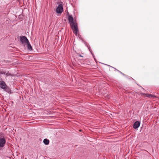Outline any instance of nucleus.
<instances>
[{"instance_id":"1","label":"nucleus","mask_w":159,"mask_h":159,"mask_svg":"<svg viewBox=\"0 0 159 159\" xmlns=\"http://www.w3.org/2000/svg\"><path fill=\"white\" fill-rule=\"evenodd\" d=\"M68 20L73 33L76 34L78 31L77 24L76 22L74 20L72 15H69Z\"/></svg>"},{"instance_id":"2","label":"nucleus","mask_w":159,"mask_h":159,"mask_svg":"<svg viewBox=\"0 0 159 159\" xmlns=\"http://www.w3.org/2000/svg\"><path fill=\"white\" fill-rule=\"evenodd\" d=\"M63 11V4L62 2L60 4L56 9V12L58 14H61Z\"/></svg>"},{"instance_id":"3","label":"nucleus","mask_w":159,"mask_h":159,"mask_svg":"<svg viewBox=\"0 0 159 159\" xmlns=\"http://www.w3.org/2000/svg\"><path fill=\"white\" fill-rule=\"evenodd\" d=\"M20 40L22 44L27 43L29 41L27 38L25 36L20 37Z\"/></svg>"},{"instance_id":"4","label":"nucleus","mask_w":159,"mask_h":159,"mask_svg":"<svg viewBox=\"0 0 159 159\" xmlns=\"http://www.w3.org/2000/svg\"><path fill=\"white\" fill-rule=\"evenodd\" d=\"M6 142V141L5 138L0 137V148L4 147Z\"/></svg>"},{"instance_id":"5","label":"nucleus","mask_w":159,"mask_h":159,"mask_svg":"<svg viewBox=\"0 0 159 159\" xmlns=\"http://www.w3.org/2000/svg\"><path fill=\"white\" fill-rule=\"evenodd\" d=\"M7 86L5 83L3 81H0V88L3 89Z\"/></svg>"},{"instance_id":"6","label":"nucleus","mask_w":159,"mask_h":159,"mask_svg":"<svg viewBox=\"0 0 159 159\" xmlns=\"http://www.w3.org/2000/svg\"><path fill=\"white\" fill-rule=\"evenodd\" d=\"M140 123L138 121H136L134 124L133 127L134 129L138 128L140 126Z\"/></svg>"},{"instance_id":"7","label":"nucleus","mask_w":159,"mask_h":159,"mask_svg":"<svg viewBox=\"0 0 159 159\" xmlns=\"http://www.w3.org/2000/svg\"><path fill=\"white\" fill-rule=\"evenodd\" d=\"M3 89L7 92L8 93H11V90L9 87H8L7 85L5 87V89Z\"/></svg>"},{"instance_id":"8","label":"nucleus","mask_w":159,"mask_h":159,"mask_svg":"<svg viewBox=\"0 0 159 159\" xmlns=\"http://www.w3.org/2000/svg\"><path fill=\"white\" fill-rule=\"evenodd\" d=\"M26 44H27V47L28 49L29 50H31L32 49V47L30 44L29 41Z\"/></svg>"},{"instance_id":"9","label":"nucleus","mask_w":159,"mask_h":159,"mask_svg":"<svg viewBox=\"0 0 159 159\" xmlns=\"http://www.w3.org/2000/svg\"><path fill=\"white\" fill-rule=\"evenodd\" d=\"M43 142L45 144L48 145L49 143V141L48 139H45L43 140Z\"/></svg>"},{"instance_id":"10","label":"nucleus","mask_w":159,"mask_h":159,"mask_svg":"<svg viewBox=\"0 0 159 159\" xmlns=\"http://www.w3.org/2000/svg\"><path fill=\"white\" fill-rule=\"evenodd\" d=\"M142 94L143 95H145V97H148V98H149L150 95V94H146V93H142Z\"/></svg>"},{"instance_id":"11","label":"nucleus","mask_w":159,"mask_h":159,"mask_svg":"<svg viewBox=\"0 0 159 159\" xmlns=\"http://www.w3.org/2000/svg\"><path fill=\"white\" fill-rule=\"evenodd\" d=\"M5 75L7 76H8L9 75H11V74H10V73H9V72L7 73L6 74L5 73Z\"/></svg>"},{"instance_id":"12","label":"nucleus","mask_w":159,"mask_h":159,"mask_svg":"<svg viewBox=\"0 0 159 159\" xmlns=\"http://www.w3.org/2000/svg\"><path fill=\"white\" fill-rule=\"evenodd\" d=\"M155 97V96L154 95H152L150 94V95L149 98H152Z\"/></svg>"},{"instance_id":"13","label":"nucleus","mask_w":159,"mask_h":159,"mask_svg":"<svg viewBox=\"0 0 159 159\" xmlns=\"http://www.w3.org/2000/svg\"><path fill=\"white\" fill-rule=\"evenodd\" d=\"M0 73L2 74H5L6 72L4 71H1L0 72Z\"/></svg>"},{"instance_id":"14","label":"nucleus","mask_w":159,"mask_h":159,"mask_svg":"<svg viewBox=\"0 0 159 159\" xmlns=\"http://www.w3.org/2000/svg\"><path fill=\"white\" fill-rule=\"evenodd\" d=\"M79 56L80 57H83V56H81V55L80 54H79Z\"/></svg>"}]
</instances>
